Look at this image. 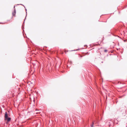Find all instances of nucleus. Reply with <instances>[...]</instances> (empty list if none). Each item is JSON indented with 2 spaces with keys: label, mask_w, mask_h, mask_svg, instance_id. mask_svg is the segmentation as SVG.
<instances>
[{
  "label": "nucleus",
  "mask_w": 127,
  "mask_h": 127,
  "mask_svg": "<svg viewBox=\"0 0 127 127\" xmlns=\"http://www.w3.org/2000/svg\"><path fill=\"white\" fill-rule=\"evenodd\" d=\"M7 118H8V113L7 112H6L5 114V120H6L7 119Z\"/></svg>",
  "instance_id": "1"
},
{
  "label": "nucleus",
  "mask_w": 127,
  "mask_h": 127,
  "mask_svg": "<svg viewBox=\"0 0 127 127\" xmlns=\"http://www.w3.org/2000/svg\"><path fill=\"white\" fill-rule=\"evenodd\" d=\"M16 13V10L15 9H14V11L12 12V15L13 16H15V14Z\"/></svg>",
  "instance_id": "2"
},
{
  "label": "nucleus",
  "mask_w": 127,
  "mask_h": 127,
  "mask_svg": "<svg viewBox=\"0 0 127 127\" xmlns=\"http://www.w3.org/2000/svg\"><path fill=\"white\" fill-rule=\"evenodd\" d=\"M11 119V118L9 117L7 118V119H6V120H7L8 122L10 121Z\"/></svg>",
  "instance_id": "3"
},
{
  "label": "nucleus",
  "mask_w": 127,
  "mask_h": 127,
  "mask_svg": "<svg viewBox=\"0 0 127 127\" xmlns=\"http://www.w3.org/2000/svg\"><path fill=\"white\" fill-rule=\"evenodd\" d=\"M94 122H93L91 126V127H93V126H94Z\"/></svg>",
  "instance_id": "4"
},
{
  "label": "nucleus",
  "mask_w": 127,
  "mask_h": 127,
  "mask_svg": "<svg viewBox=\"0 0 127 127\" xmlns=\"http://www.w3.org/2000/svg\"><path fill=\"white\" fill-rule=\"evenodd\" d=\"M108 51L107 50H104V52H106Z\"/></svg>",
  "instance_id": "5"
},
{
  "label": "nucleus",
  "mask_w": 127,
  "mask_h": 127,
  "mask_svg": "<svg viewBox=\"0 0 127 127\" xmlns=\"http://www.w3.org/2000/svg\"><path fill=\"white\" fill-rule=\"evenodd\" d=\"M15 7V6H14V8Z\"/></svg>",
  "instance_id": "6"
}]
</instances>
